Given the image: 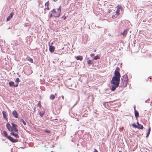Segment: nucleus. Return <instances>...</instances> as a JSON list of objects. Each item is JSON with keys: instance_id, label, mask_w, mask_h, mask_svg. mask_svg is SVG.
<instances>
[{"instance_id": "f257e3e1", "label": "nucleus", "mask_w": 152, "mask_h": 152, "mask_svg": "<svg viewBox=\"0 0 152 152\" xmlns=\"http://www.w3.org/2000/svg\"><path fill=\"white\" fill-rule=\"evenodd\" d=\"M120 78L113 76L111 81V85L110 86V90L112 91H114L119 85Z\"/></svg>"}, {"instance_id": "f03ea898", "label": "nucleus", "mask_w": 152, "mask_h": 152, "mask_svg": "<svg viewBox=\"0 0 152 152\" xmlns=\"http://www.w3.org/2000/svg\"><path fill=\"white\" fill-rule=\"evenodd\" d=\"M3 133L4 135L12 142L15 143L18 142V139H14L13 137H12L11 136L8 135L6 131L4 130L3 131Z\"/></svg>"}, {"instance_id": "7ed1b4c3", "label": "nucleus", "mask_w": 152, "mask_h": 152, "mask_svg": "<svg viewBox=\"0 0 152 152\" xmlns=\"http://www.w3.org/2000/svg\"><path fill=\"white\" fill-rule=\"evenodd\" d=\"M128 81L124 80L123 78H121V84L119 86V87L122 88V89L125 88L127 84Z\"/></svg>"}, {"instance_id": "20e7f679", "label": "nucleus", "mask_w": 152, "mask_h": 152, "mask_svg": "<svg viewBox=\"0 0 152 152\" xmlns=\"http://www.w3.org/2000/svg\"><path fill=\"white\" fill-rule=\"evenodd\" d=\"M61 109V107L60 106H57L55 109V111L56 113H55V114L57 115L59 114L60 113Z\"/></svg>"}, {"instance_id": "39448f33", "label": "nucleus", "mask_w": 152, "mask_h": 152, "mask_svg": "<svg viewBox=\"0 0 152 152\" xmlns=\"http://www.w3.org/2000/svg\"><path fill=\"white\" fill-rule=\"evenodd\" d=\"M9 84L10 87H16L18 86V83L14 84V82L12 81H10L9 82Z\"/></svg>"}, {"instance_id": "423d86ee", "label": "nucleus", "mask_w": 152, "mask_h": 152, "mask_svg": "<svg viewBox=\"0 0 152 152\" xmlns=\"http://www.w3.org/2000/svg\"><path fill=\"white\" fill-rule=\"evenodd\" d=\"M115 77H116L117 78H120L121 75L119 72L117 71V70H115L114 72V76Z\"/></svg>"}, {"instance_id": "0eeeda50", "label": "nucleus", "mask_w": 152, "mask_h": 152, "mask_svg": "<svg viewBox=\"0 0 152 152\" xmlns=\"http://www.w3.org/2000/svg\"><path fill=\"white\" fill-rule=\"evenodd\" d=\"M11 124L12 126L11 127V129H10V132H12L13 131V129L17 128L18 126L17 125L12 122L11 123Z\"/></svg>"}, {"instance_id": "6e6552de", "label": "nucleus", "mask_w": 152, "mask_h": 152, "mask_svg": "<svg viewBox=\"0 0 152 152\" xmlns=\"http://www.w3.org/2000/svg\"><path fill=\"white\" fill-rule=\"evenodd\" d=\"M12 114L13 116L16 118H17L18 117V113L15 110H14L12 112Z\"/></svg>"}, {"instance_id": "1a4fd4ad", "label": "nucleus", "mask_w": 152, "mask_h": 152, "mask_svg": "<svg viewBox=\"0 0 152 152\" xmlns=\"http://www.w3.org/2000/svg\"><path fill=\"white\" fill-rule=\"evenodd\" d=\"M55 49V47L51 45H49V50L50 52L53 53Z\"/></svg>"}, {"instance_id": "9d476101", "label": "nucleus", "mask_w": 152, "mask_h": 152, "mask_svg": "<svg viewBox=\"0 0 152 152\" xmlns=\"http://www.w3.org/2000/svg\"><path fill=\"white\" fill-rule=\"evenodd\" d=\"M14 15V13L12 12H11L9 15L7 17V21H8L12 18Z\"/></svg>"}, {"instance_id": "9b49d317", "label": "nucleus", "mask_w": 152, "mask_h": 152, "mask_svg": "<svg viewBox=\"0 0 152 152\" xmlns=\"http://www.w3.org/2000/svg\"><path fill=\"white\" fill-rule=\"evenodd\" d=\"M10 134L16 138H19V136L17 133H14L13 131L11 132Z\"/></svg>"}, {"instance_id": "f8f14e48", "label": "nucleus", "mask_w": 152, "mask_h": 152, "mask_svg": "<svg viewBox=\"0 0 152 152\" xmlns=\"http://www.w3.org/2000/svg\"><path fill=\"white\" fill-rule=\"evenodd\" d=\"M137 128L139 129H142L143 128V126L142 125H141L140 124H139L138 122H137Z\"/></svg>"}, {"instance_id": "ddd939ff", "label": "nucleus", "mask_w": 152, "mask_h": 152, "mask_svg": "<svg viewBox=\"0 0 152 152\" xmlns=\"http://www.w3.org/2000/svg\"><path fill=\"white\" fill-rule=\"evenodd\" d=\"M2 113L3 118H5L7 120L8 118L7 117V114L6 112L4 111H3L2 112Z\"/></svg>"}, {"instance_id": "4468645a", "label": "nucleus", "mask_w": 152, "mask_h": 152, "mask_svg": "<svg viewBox=\"0 0 152 152\" xmlns=\"http://www.w3.org/2000/svg\"><path fill=\"white\" fill-rule=\"evenodd\" d=\"M75 58L77 60H79L80 61H82V60L83 59V58L82 56H78L76 57H75Z\"/></svg>"}, {"instance_id": "2eb2a0df", "label": "nucleus", "mask_w": 152, "mask_h": 152, "mask_svg": "<svg viewBox=\"0 0 152 152\" xmlns=\"http://www.w3.org/2000/svg\"><path fill=\"white\" fill-rule=\"evenodd\" d=\"M6 126L7 128L8 129V130H9L10 132V129H11V127L10 124L8 123L6 125Z\"/></svg>"}, {"instance_id": "dca6fc26", "label": "nucleus", "mask_w": 152, "mask_h": 152, "mask_svg": "<svg viewBox=\"0 0 152 152\" xmlns=\"http://www.w3.org/2000/svg\"><path fill=\"white\" fill-rule=\"evenodd\" d=\"M134 114L136 118L139 117L138 112L136 110H135V111H134Z\"/></svg>"}, {"instance_id": "f3484780", "label": "nucleus", "mask_w": 152, "mask_h": 152, "mask_svg": "<svg viewBox=\"0 0 152 152\" xmlns=\"http://www.w3.org/2000/svg\"><path fill=\"white\" fill-rule=\"evenodd\" d=\"M87 64L89 65L94 64L93 62L91 60H88L87 61Z\"/></svg>"}, {"instance_id": "a211bd4d", "label": "nucleus", "mask_w": 152, "mask_h": 152, "mask_svg": "<svg viewBox=\"0 0 152 152\" xmlns=\"http://www.w3.org/2000/svg\"><path fill=\"white\" fill-rule=\"evenodd\" d=\"M127 30L126 29H125L123 32L121 33V34L124 36H126L127 34Z\"/></svg>"}, {"instance_id": "6ab92c4d", "label": "nucleus", "mask_w": 152, "mask_h": 152, "mask_svg": "<svg viewBox=\"0 0 152 152\" xmlns=\"http://www.w3.org/2000/svg\"><path fill=\"white\" fill-rule=\"evenodd\" d=\"M150 132H151V128H150V127H149L148 129V132L147 133V134L146 136V137H147L148 136L150 133Z\"/></svg>"}, {"instance_id": "aec40b11", "label": "nucleus", "mask_w": 152, "mask_h": 152, "mask_svg": "<svg viewBox=\"0 0 152 152\" xmlns=\"http://www.w3.org/2000/svg\"><path fill=\"white\" fill-rule=\"evenodd\" d=\"M45 113V112L44 111H41L39 112V114L40 116L42 117L43 116Z\"/></svg>"}, {"instance_id": "412c9836", "label": "nucleus", "mask_w": 152, "mask_h": 152, "mask_svg": "<svg viewBox=\"0 0 152 152\" xmlns=\"http://www.w3.org/2000/svg\"><path fill=\"white\" fill-rule=\"evenodd\" d=\"M20 121L23 123L24 125H26V123L25 121L22 118L20 119Z\"/></svg>"}, {"instance_id": "4be33fe9", "label": "nucleus", "mask_w": 152, "mask_h": 152, "mask_svg": "<svg viewBox=\"0 0 152 152\" xmlns=\"http://www.w3.org/2000/svg\"><path fill=\"white\" fill-rule=\"evenodd\" d=\"M60 14L61 13L59 12H58V13L57 12V13L56 14H55V15H54L53 16L54 17L58 18L60 16Z\"/></svg>"}, {"instance_id": "5701e85b", "label": "nucleus", "mask_w": 152, "mask_h": 152, "mask_svg": "<svg viewBox=\"0 0 152 152\" xmlns=\"http://www.w3.org/2000/svg\"><path fill=\"white\" fill-rule=\"evenodd\" d=\"M123 77H124V80H126L128 81V76L127 75H123Z\"/></svg>"}, {"instance_id": "b1692460", "label": "nucleus", "mask_w": 152, "mask_h": 152, "mask_svg": "<svg viewBox=\"0 0 152 152\" xmlns=\"http://www.w3.org/2000/svg\"><path fill=\"white\" fill-rule=\"evenodd\" d=\"M55 96L53 94H51L50 96V99L51 100H53L55 98Z\"/></svg>"}, {"instance_id": "393cba45", "label": "nucleus", "mask_w": 152, "mask_h": 152, "mask_svg": "<svg viewBox=\"0 0 152 152\" xmlns=\"http://www.w3.org/2000/svg\"><path fill=\"white\" fill-rule=\"evenodd\" d=\"M20 80L19 78L18 77L16 78V80L15 81L16 82V84L18 83H18L20 81Z\"/></svg>"}, {"instance_id": "a878e982", "label": "nucleus", "mask_w": 152, "mask_h": 152, "mask_svg": "<svg viewBox=\"0 0 152 152\" xmlns=\"http://www.w3.org/2000/svg\"><path fill=\"white\" fill-rule=\"evenodd\" d=\"M100 58V57L98 55H97L93 58V59L95 60H96Z\"/></svg>"}, {"instance_id": "bb28decb", "label": "nucleus", "mask_w": 152, "mask_h": 152, "mask_svg": "<svg viewBox=\"0 0 152 152\" xmlns=\"http://www.w3.org/2000/svg\"><path fill=\"white\" fill-rule=\"evenodd\" d=\"M27 59H28V60L29 61L31 62V63H33V59L32 58H31L30 57H29Z\"/></svg>"}, {"instance_id": "cd10ccee", "label": "nucleus", "mask_w": 152, "mask_h": 152, "mask_svg": "<svg viewBox=\"0 0 152 152\" xmlns=\"http://www.w3.org/2000/svg\"><path fill=\"white\" fill-rule=\"evenodd\" d=\"M119 12H120V10H117L116 11H115V13H116V14L117 15H119Z\"/></svg>"}, {"instance_id": "c85d7f7f", "label": "nucleus", "mask_w": 152, "mask_h": 152, "mask_svg": "<svg viewBox=\"0 0 152 152\" xmlns=\"http://www.w3.org/2000/svg\"><path fill=\"white\" fill-rule=\"evenodd\" d=\"M132 126L134 128H137V125L135 123H133L132 124Z\"/></svg>"}, {"instance_id": "c756f323", "label": "nucleus", "mask_w": 152, "mask_h": 152, "mask_svg": "<svg viewBox=\"0 0 152 152\" xmlns=\"http://www.w3.org/2000/svg\"><path fill=\"white\" fill-rule=\"evenodd\" d=\"M49 1H48L45 3V6L48 7V6H49Z\"/></svg>"}, {"instance_id": "7c9ffc66", "label": "nucleus", "mask_w": 152, "mask_h": 152, "mask_svg": "<svg viewBox=\"0 0 152 152\" xmlns=\"http://www.w3.org/2000/svg\"><path fill=\"white\" fill-rule=\"evenodd\" d=\"M58 10H59L58 12L61 13V6H60L59 7L58 9Z\"/></svg>"}, {"instance_id": "2f4dec72", "label": "nucleus", "mask_w": 152, "mask_h": 152, "mask_svg": "<svg viewBox=\"0 0 152 152\" xmlns=\"http://www.w3.org/2000/svg\"><path fill=\"white\" fill-rule=\"evenodd\" d=\"M70 112H71V110H69V115H70V116L72 117H74V116L75 115H74V114H73V115H72L70 113Z\"/></svg>"}, {"instance_id": "473e14b6", "label": "nucleus", "mask_w": 152, "mask_h": 152, "mask_svg": "<svg viewBox=\"0 0 152 152\" xmlns=\"http://www.w3.org/2000/svg\"><path fill=\"white\" fill-rule=\"evenodd\" d=\"M13 131H14L15 132L18 133V130L17 128H16L15 129H13Z\"/></svg>"}, {"instance_id": "72a5a7b5", "label": "nucleus", "mask_w": 152, "mask_h": 152, "mask_svg": "<svg viewBox=\"0 0 152 152\" xmlns=\"http://www.w3.org/2000/svg\"><path fill=\"white\" fill-rule=\"evenodd\" d=\"M118 16V15H116V14L114 15H113L112 16V18L113 19H114L116 18Z\"/></svg>"}, {"instance_id": "f704fd0d", "label": "nucleus", "mask_w": 152, "mask_h": 152, "mask_svg": "<svg viewBox=\"0 0 152 152\" xmlns=\"http://www.w3.org/2000/svg\"><path fill=\"white\" fill-rule=\"evenodd\" d=\"M51 12H52L53 13H54L55 14H56L57 13V12L55 10V9H53L52 11Z\"/></svg>"}, {"instance_id": "c9c22d12", "label": "nucleus", "mask_w": 152, "mask_h": 152, "mask_svg": "<svg viewBox=\"0 0 152 152\" xmlns=\"http://www.w3.org/2000/svg\"><path fill=\"white\" fill-rule=\"evenodd\" d=\"M117 7H118V9L117 10H120L121 9H122V7L121 6H119V5H118L117 6Z\"/></svg>"}, {"instance_id": "e433bc0d", "label": "nucleus", "mask_w": 152, "mask_h": 152, "mask_svg": "<svg viewBox=\"0 0 152 152\" xmlns=\"http://www.w3.org/2000/svg\"><path fill=\"white\" fill-rule=\"evenodd\" d=\"M119 70L120 68L118 67H117L115 70H117V71H118L119 72Z\"/></svg>"}, {"instance_id": "4c0bfd02", "label": "nucleus", "mask_w": 152, "mask_h": 152, "mask_svg": "<svg viewBox=\"0 0 152 152\" xmlns=\"http://www.w3.org/2000/svg\"><path fill=\"white\" fill-rule=\"evenodd\" d=\"M53 15H52V14L51 13L49 14V18H51L52 17Z\"/></svg>"}, {"instance_id": "58836bf2", "label": "nucleus", "mask_w": 152, "mask_h": 152, "mask_svg": "<svg viewBox=\"0 0 152 152\" xmlns=\"http://www.w3.org/2000/svg\"><path fill=\"white\" fill-rule=\"evenodd\" d=\"M150 100V99H147V100H146L145 101V102L146 103H148L149 102V101Z\"/></svg>"}, {"instance_id": "ea45409f", "label": "nucleus", "mask_w": 152, "mask_h": 152, "mask_svg": "<svg viewBox=\"0 0 152 152\" xmlns=\"http://www.w3.org/2000/svg\"><path fill=\"white\" fill-rule=\"evenodd\" d=\"M45 132L47 133H50V131L49 130H46L45 131Z\"/></svg>"}, {"instance_id": "a19ab883", "label": "nucleus", "mask_w": 152, "mask_h": 152, "mask_svg": "<svg viewBox=\"0 0 152 152\" xmlns=\"http://www.w3.org/2000/svg\"><path fill=\"white\" fill-rule=\"evenodd\" d=\"M66 16H65V17H64V15L63 16L61 17V18H64V20H65V19H66Z\"/></svg>"}, {"instance_id": "79ce46f5", "label": "nucleus", "mask_w": 152, "mask_h": 152, "mask_svg": "<svg viewBox=\"0 0 152 152\" xmlns=\"http://www.w3.org/2000/svg\"><path fill=\"white\" fill-rule=\"evenodd\" d=\"M90 56L91 57L94 56V53H91L90 54Z\"/></svg>"}, {"instance_id": "37998d69", "label": "nucleus", "mask_w": 152, "mask_h": 152, "mask_svg": "<svg viewBox=\"0 0 152 152\" xmlns=\"http://www.w3.org/2000/svg\"><path fill=\"white\" fill-rule=\"evenodd\" d=\"M45 9H47V10H49L50 8H49V6H48V7H47Z\"/></svg>"}, {"instance_id": "c03bdc74", "label": "nucleus", "mask_w": 152, "mask_h": 152, "mask_svg": "<svg viewBox=\"0 0 152 152\" xmlns=\"http://www.w3.org/2000/svg\"><path fill=\"white\" fill-rule=\"evenodd\" d=\"M152 21V19H151L148 20V22H151Z\"/></svg>"}, {"instance_id": "a18cd8bd", "label": "nucleus", "mask_w": 152, "mask_h": 152, "mask_svg": "<svg viewBox=\"0 0 152 152\" xmlns=\"http://www.w3.org/2000/svg\"><path fill=\"white\" fill-rule=\"evenodd\" d=\"M133 107H134V111H135V110H136V106H135V105H134Z\"/></svg>"}, {"instance_id": "49530a36", "label": "nucleus", "mask_w": 152, "mask_h": 152, "mask_svg": "<svg viewBox=\"0 0 152 152\" xmlns=\"http://www.w3.org/2000/svg\"><path fill=\"white\" fill-rule=\"evenodd\" d=\"M93 152H98V151L96 149H94V151Z\"/></svg>"}, {"instance_id": "de8ad7c7", "label": "nucleus", "mask_w": 152, "mask_h": 152, "mask_svg": "<svg viewBox=\"0 0 152 152\" xmlns=\"http://www.w3.org/2000/svg\"><path fill=\"white\" fill-rule=\"evenodd\" d=\"M61 97H62V99H64V96H61Z\"/></svg>"}, {"instance_id": "09e8293b", "label": "nucleus", "mask_w": 152, "mask_h": 152, "mask_svg": "<svg viewBox=\"0 0 152 152\" xmlns=\"http://www.w3.org/2000/svg\"><path fill=\"white\" fill-rule=\"evenodd\" d=\"M38 105L40 106L41 105V104H40V103H39V102L38 103Z\"/></svg>"}, {"instance_id": "8fccbe9b", "label": "nucleus", "mask_w": 152, "mask_h": 152, "mask_svg": "<svg viewBox=\"0 0 152 152\" xmlns=\"http://www.w3.org/2000/svg\"><path fill=\"white\" fill-rule=\"evenodd\" d=\"M71 141H72V142H74L73 139H72L71 140Z\"/></svg>"}, {"instance_id": "3c124183", "label": "nucleus", "mask_w": 152, "mask_h": 152, "mask_svg": "<svg viewBox=\"0 0 152 152\" xmlns=\"http://www.w3.org/2000/svg\"><path fill=\"white\" fill-rule=\"evenodd\" d=\"M124 77H123V76H122L121 78H123V79H124Z\"/></svg>"}, {"instance_id": "603ef678", "label": "nucleus", "mask_w": 152, "mask_h": 152, "mask_svg": "<svg viewBox=\"0 0 152 152\" xmlns=\"http://www.w3.org/2000/svg\"><path fill=\"white\" fill-rule=\"evenodd\" d=\"M96 50H94V52H96Z\"/></svg>"}, {"instance_id": "864d4df0", "label": "nucleus", "mask_w": 152, "mask_h": 152, "mask_svg": "<svg viewBox=\"0 0 152 152\" xmlns=\"http://www.w3.org/2000/svg\"><path fill=\"white\" fill-rule=\"evenodd\" d=\"M79 144H77V146H79Z\"/></svg>"}, {"instance_id": "5fc2aeb1", "label": "nucleus", "mask_w": 152, "mask_h": 152, "mask_svg": "<svg viewBox=\"0 0 152 152\" xmlns=\"http://www.w3.org/2000/svg\"><path fill=\"white\" fill-rule=\"evenodd\" d=\"M118 152H122V151H119Z\"/></svg>"}, {"instance_id": "6e6d98bb", "label": "nucleus", "mask_w": 152, "mask_h": 152, "mask_svg": "<svg viewBox=\"0 0 152 152\" xmlns=\"http://www.w3.org/2000/svg\"><path fill=\"white\" fill-rule=\"evenodd\" d=\"M77 121H79V120H78V118H77Z\"/></svg>"}, {"instance_id": "4d7b16f0", "label": "nucleus", "mask_w": 152, "mask_h": 152, "mask_svg": "<svg viewBox=\"0 0 152 152\" xmlns=\"http://www.w3.org/2000/svg\"><path fill=\"white\" fill-rule=\"evenodd\" d=\"M20 75H18V76H19V77H20Z\"/></svg>"}, {"instance_id": "13d9d810", "label": "nucleus", "mask_w": 152, "mask_h": 152, "mask_svg": "<svg viewBox=\"0 0 152 152\" xmlns=\"http://www.w3.org/2000/svg\"><path fill=\"white\" fill-rule=\"evenodd\" d=\"M50 152H53V151H50Z\"/></svg>"}, {"instance_id": "bf43d9fd", "label": "nucleus", "mask_w": 152, "mask_h": 152, "mask_svg": "<svg viewBox=\"0 0 152 152\" xmlns=\"http://www.w3.org/2000/svg\"><path fill=\"white\" fill-rule=\"evenodd\" d=\"M55 120H57V119H56Z\"/></svg>"}, {"instance_id": "052dcab7", "label": "nucleus", "mask_w": 152, "mask_h": 152, "mask_svg": "<svg viewBox=\"0 0 152 152\" xmlns=\"http://www.w3.org/2000/svg\"><path fill=\"white\" fill-rule=\"evenodd\" d=\"M54 1H55V0H53Z\"/></svg>"}]
</instances>
